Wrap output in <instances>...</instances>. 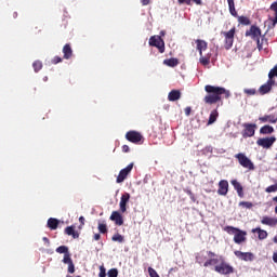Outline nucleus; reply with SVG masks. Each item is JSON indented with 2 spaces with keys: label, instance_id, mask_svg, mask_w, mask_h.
Returning a JSON list of instances; mask_svg holds the SVG:
<instances>
[{
  "label": "nucleus",
  "instance_id": "nucleus-23",
  "mask_svg": "<svg viewBox=\"0 0 277 277\" xmlns=\"http://www.w3.org/2000/svg\"><path fill=\"white\" fill-rule=\"evenodd\" d=\"M251 233H258V239H260V241H263V239H267V230L262 229L261 227L253 228Z\"/></svg>",
  "mask_w": 277,
  "mask_h": 277
},
{
  "label": "nucleus",
  "instance_id": "nucleus-40",
  "mask_svg": "<svg viewBox=\"0 0 277 277\" xmlns=\"http://www.w3.org/2000/svg\"><path fill=\"white\" fill-rule=\"evenodd\" d=\"M108 277H118V268H111L108 271Z\"/></svg>",
  "mask_w": 277,
  "mask_h": 277
},
{
  "label": "nucleus",
  "instance_id": "nucleus-41",
  "mask_svg": "<svg viewBox=\"0 0 277 277\" xmlns=\"http://www.w3.org/2000/svg\"><path fill=\"white\" fill-rule=\"evenodd\" d=\"M106 276H107V273H106L105 266H100L98 277H106Z\"/></svg>",
  "mask_w": 277,
  "mask_h": 277
},
{
  "label": "nucleus",
  "instance_id": "nucleus-20",
  "mask_svg": "<svg viewBox=\"0 0 277 277\" xmlns=\"http://www.w3.org/2000/svg\"><path fill=\"white\" fill-rule=\"evenodd\" d=\"M261 224H264V226H276L277 219L271 216H263L261 220Z\"/></svg>",
  "mask_w": 277,
  "mask_h": 277
},
{
  "label": "nucleus",
  "instance_id": "nucleus-56",
  "mask_svg": "<svg viewBox=\"0 0 277 277\" xmlns=\"http://www.w3.org/2000/svg\"><path fill=\"white\" fill-rule=\"evenodd\" d=\"M275 213H277V206L275 207Z\"/></svg>",
  "mask_w": 277,
  "mask_h": 277
},
{
  "label": "nucleus",
  "instance_id": "nucleus-34",
  "mask_svg": "<svg viewBox=\"0 0 277 277\" xmlns=\"http://www.w3.org/2000/svg\"><path fill=\"white\" fill-rule=\"evenodd\" d=\"M32 68L35 72H40V70H42V63L40 61H35L32 63Z\"/></svg>",
  "mask_w": 277,
  "mask_h": 277
},
{
  "label": "nucleus",
  "instance_id": "nucleus-55",
  "mask_svg": "<svg viewBox=\"0 0 277 277\" xmlns=\"http://www.w3.org/2000/svg\"><path fill=\"white\" fill-rule=\"evenodd\" d=\"M273 201H274V202H277V196L273 198Z\"/></svg>",
  "mask_w": 277,
  "mask_h": 277
},
{
  "label": "nucleus",
  "instance_id": "nucleus-27",
  "mask_svg": "<svg viewBox=\"0 0 277 277\" xmlns=\"http://www.w3.org/2000/svg\"><path fill=\"white\" fill-rule=\"evenodd\" d=\"M65 235L71 236L72 239H79V234L75 230V226H67L65 228Z\"/></svg>",
  "mask_w": 277,
  "mask_h": 277
},
{
  "label": "nucleus",
  "instance_id": "nucleus-21",
  "mask_svg": "<svg viewBox=\"0 0 277 277\" xmlns=\"http://www.w3.org/2000/svg\"><path fill=\"white\" fill-rule=\"evenodd\" d=\"M63 263L65 265H68V273L69 274H75V263H72V259L66 255L63 258Z\"/></svg>",
  "mask_w": 277,
  "mask_h": 277
},
{
  "label": "nucleus",
  "instance_id": "nucleus-42",
  "mask_svg": "<svg viewBox=\"0 0 277 277\" xmlns=\"http://www.w3.org/2000/svg\"><path fill=\"white\" fill-rule=\"evenodd\" d=\"M61 62H63V58L60 56H54L52 58V64H61Z\"/></svg>",
  "mask_w": 277,
  "mask_h": 277
},
{
  "label": "nucleus",
  "instance_id": "nucleus-38",
  "mask_svg": "<svg viewBox=\"0 0 277 277\" xmlns=\"http://www.w3.org/2000/svg\"><path fill=\"white\" fill-rule=\"evenodd\" d=\"M265 192H266L267 194H273L274 192H277V183L274 184V185L268 186V187L265 189Z\"/></svg>",
  "mask_w": 277,
  "mask_h": 277
},
{
  "label": "nucleus",
  "instance_id": "nucleus-28",
  "mask_svg": "<svg viewBox=\"0 0 277 277\" xmlns=\"http://www.w3.org/2000/svg\"><path fill=\"white\" fill-rule=\"evenodd\" d=\"M272 133H274V127H272L269 124L263 126L260 129V134L261 135H272Z\"/></svg>",
  "mask_w": 277,
  "mask_h": 277
},
{
  "label": "nucleus",
  "instance_id": "nucleus-52",
  "mask_svg": "<svg viewBox=\"0 0 277 277\" xmlns=\"http://www.w3.org/2000/svg\"><path fill=\"white\" fill-rule=\"evenodd\" d=\"M274 25L277 23V12L275 13V18L273 19Z\"/></svg>",
  "mask_w": 277,
  "mask_h": 277
},
{
  "label": "nucleus",
  "instance_id": "nucleus-10",
  "mask_svg": "<svg viewBox=\"0 0 277 277\" xmlns=\"http://www.w3.org/2000/svg\"><path fill=\"white\" fill-rule=\"evenodd\" d=\"M126 140H128V142H131L132 144H140V142L144 140V136L142 135V133L131 130L126 133Z\"/></svg>",
  "mask_w": 277,
  "mask_h": 277
},
{
  "label": "nucleus",
  "instance_id": "nucleus-39",
  "mask_svg": "<svg viewBox=\"0 0 277 277\" xmlns=\"http://www.w3.org/2000/svg\"><path fill=\"white\" fill-rule=\"evenodd\" d=\"M245 94H248V96H254L256 94V89H245Z\"/></svg>",
  "mask_w": 277,
  "mask_h": 277
},
{
  "label": "nucleus",
  "instance_id": "nucleus-51",
  "mask_svg": "<svg viewBox=\"0 0 277 277\" xmlns=\"http://www.w3.org/2000/svg\"><path fill=\"white\" fill-rule=\"evenodd\" d=\"M43 241H44V243H47L48 246L51 243V241H50L49 238H47V237H43Z\"/></svg>",
  "mask_w": 277,
  "mask_h": 277
},
{
  "label": "nucleus",
  "instance_id": "nucleus-8",
  "mask_svg": "<svg viewBox=\"0 0 277 277\" xmlns=\"http://www.w3.org/2000/svg\"><path fill=\"white\" fill-rule=\"evenodd\" d=\"M149 47H156L159 53H166V42L161 36H153L149 38Z\"/></svg>",
  "mask_w": 277,
  "mask_h": 277
},
{
  "label": "nucleus",
  "instance_id": "nucleus-32",
  "mask_svg": "<svg viewBox=\"0 0 277 277\" xmlns=\"http://www.w3.org/2000/svg\"><path fill=\"white\" fill-rule=\"evenodd\" d=\"M211 265H220V258H211L203 263V267H211Z\"/></svg>",
  "mask_w": 277,
  "mask_h": 277
},
{
  "label": "nucleus",
  "instance_id": "nucleus-24",
  "mask_svg": "<svg viewBox=\"0 0 277 277\" xmlns=\"http://www.w3.org/2000/svg\"><path fill=\"white\" fill-rule=\"evenodd\" d=\"M181 98V91L179 90H172L168 94V101L171 103H174L175 101H179Z\"/></svg>",
  "mask_w": 277,
  "mask_h": 277
},
{
  "label": "nucleus",
  "instance_id": "nucleus-44",
  "mask_svg": "<svg viewBox=\"0 0 277 277\" xmlns=\"http://www.w3.org/2000/svg\"><path fill=\"white\" fill-rule=\"evenodd\" d=\"M177 2L180 3V5H183V3H185L186 5H192V2L189 0H177Z\"/></svg>",
  "mask_w": 277,
  "mask_h": 277
},
{
  "label": "nucleus",
  "instance_id": "nucleus-13",
  "mask_svg": "<svg viewBox=\"0 0 277 277\" xmlns=\"http://www.w3.org/2000/svg\"><path fill=\"white\" fill-rule=\"evenodd\" d=\"M256 123H243L242 137H254Z\"/></svg>",
  "mask_w": 277,
  "mask_h": 277
},
{
  "label": "nucleus",
  "instance_id": "nucleus-1",
  "mask_svg": "<svg viewBox=\"0 0 277 277\" xmlns=\"http://www.w3.org/2000/svg\"><path fill=\"white\" fill-rule=\"evenodd\" d=\"M205 91L207 92V95L203 97L206 105H215L222 102V96H224V98H230V91L223 87L207 84Z\"/></svg>",
  "mask_w": 277,
  "mask_h": 277
},
{
  "label": "nucleus",
  "instance_id": "nucleus-37",
  "mask_svg": "<svg viewBox=\"0 0 277 277\" xmlns=\"http://www.w3.org/2000/svg\"><path fill=\"white\" fill-rule=\"evenodd\" d=\"M274 77H277V65L268 72V79L274 80Z\"/></svg>",
  "mask_w": 277,
  "mask_h": 277
},
{
  "label": "nucleus",
  "instance_id": "nucleus-5",
  "mask_svg": "<svg viewBox=\"0 0 277 277\" xmlns=\"http://www.w3.org/2000/svg\"><path fill=\"white\" fill-rule=\"evenodd\" d=\"M235 34H237V28L233 27L229 31H223L222 35L225 38L224 49L226 51H230L233 49V44L235 42Z\"/></svg>",
  "mask_w": 277,
  "mask_h": 277
},
{
  "label": "nucleus",
  "instance_id": "nucleus-49",
  "mask_svg": "<svg viewBox=\"0 0 277 277\" xmlns=\"http://www.w3.org/2000/svg\"><path fill=\"white\" fill-rule=\"evenodd\" d=\"M208 256H210V259H215V256L217 255L215 254V252L209 251Z\"/></svg>",
  "mask_w": 277,
  "mask_h": 277
},
{
  "label": "nucleus",
  "instance_id": "nucleus-12",
  "mask_svg": "<svg viewBox=\"0 0 277 277\" xmlns=\"http://www.w3.org/2000/svg\"><path fill=\"white\" fill-rule=\"evenodd\" d=\"M276 143V136L262 137L256 141L258 146L262 148H272Z\"/></svg>",
  "mask_w": 277,
  "mask_h": 277
},
{
  "label": "nucleus",
  "instance_id": "nucleus-50",
  "mask_svg": "<svg viewBox=\"0 0 277 277\" xmlns=\"http://www.w3.org/2000/svg\"><path fill=\"white\" fill-rule=\"evenodd\" d=\"M79 222H80L81 226H83L85 224V217L80 216Z\"/></svg>",
  "mask_w": 277,
  "mask_h": 277
},
{
  "label": "nucleus",
  "instance_id": "nucleus-15",
  "mask_svg": "<svg viewBox=\"0 0 277 277\" xmlns=\"http://www.w3.org/2000/svg\"><path fill=\"white\" fill-rule=\"evenodd\" d=\"M276 83V80H272L268 78L265 84H262L259 89V93L263 96L265 94H269L272 92V87Z\"/></svg>",
  "mask_w": 277,
  "mask_h": 277
},
{
  "label": "nucleus",
  "instance_id": "nucleus-11",
  "mask_svg": "<svg viewBox=\"0 0 277 277\" xmlns=\"http://www.w3.org/2000/svg\"><path fill=\"white\" fill-rule=\"evenodd\" d=\"M133 162L128 164L124 169H122L116 180V183H124V180L127 179V176H129L133 170Z\"/></svg>",
  "mask_w": 277,
  "mask_h": 277
},
{
  "label": "nucleus",
  "instance_id": "nucleus-30",
  "mask_svg": "<svg viewBox=\"0 0 277 277\" xmlns=\"http://www.w3.org/2000/svg\"><path fill=\"white\" fill-rule=\"evenodd\" d=\"M164 66H169L170 68H174L179 66V58H167L163 61Z\"/></svg>",
  "mask_w": 277,
  "mask_h": 277
},
{
  "label": "nucleus",
  "instance_id": "nucleus-48",
  "mask_svg": "<svg viewBox=\"0 0 277 277\" xmlns=\"http://www.w3.org/2000/svg\"><path fill=\"white\" fill-rule=\"evenodd\" d=\"M93 239H94V241H100L101 240V234H94Z\"/></svg>",
  "mask_w": 277,
  "mask_h": 277
},
{
  "label": "nucleus",
  "instance_id": "nucleus-9",
  "mask_svg": "<svg viewBox=\"0 0 277 277\" xmlns=\"http://www.w3.org/2000/svg\"><path fill=\"white\" fill-rule=\"evenodd\" d=\"M245 36L252 38V40H256L258 47H261V28L251 26L250 29L246 31Z\"/></svg>",
  "mask_w": 277,
  "mask_h": 277
},
{
  "label": "nucleus",
  "instance_id": "nucleus-25",
  "mask_svg": "<svg viewBox=\"0 0 277 277\" xmlns=\"http://www.w3.org/2000/svg\"><path fill=\"white\" fill-rule=\"evenodd\" d=\"M57 226H60V220L54 217L48 220V228H50V230H57Z\"/></svg>",
  "mask_w": 277,
  "mask_h": 277
},
{
  "label": "nucleus",
  "instance_id": "nucleus-53",
  "mask_svg": "<svg viewBox=\"0 0 277 277\" xmlns=\"http://www.w3.org/2000/svg\"><path fill=\"white\" fill-rule=\"evenodd\" d=\"M188 196H190V198H194V194L192 193V190L187 192Z\"/></svg>",
  "mask_w": 277,
  "mask_h": 277
},
{
  "label": "nucleus",
  "instance_id": "nucleus-43",
  "mask_svg": "<svg viewBox=\"0 0 277 277\" xmlns=\"http://www.w3.org/2000/svg\"><path fill=\"white\" fill-rule=\"evenodd\" d=\"M269 10H272V12H277V1L276 2H273L272 4H271V8H269Z\"/></svg>",
  "mask_w": 277,
  "mask_h": 277
},
{
  "label": "nucleus",
  "instance_id": "nucleus-45",
  "mask_svg": "<svg viewBox=\"0 0 277 277\" xmlns=\"http://www.w3.org/2000/svg\"><path fill=\"white\" fill-rule=\"evenodd\" d=\"M185 116H192V107L187 106L185 109Z\"/></svg>",
  "mask_w": 277,
  "mask_h": 277
},
{
  "label": "nucleus",
  "instance_id": "nucleus-2",
  "mask_svg": "<svg viewBox=\"0 0 277 277\" xmlns=\"http://www.w3.org/2000/svg\"><path fill=\"white\" fill-rule=\"evenodd\" d=\"M197 44V51L199 52L200 58L199 62L202 64V66H209L211 64V53H208L206 55L202 54V51H207L209 49V43L202 39L195 40Z\"/></svg>",
  "mask_w": 277,
  "mask_h": 277
},
{
  "label": "nucleus",
  "instance_id": "nucleus-22",
  "mask_svg": "<svg viewBox=\"0 0 277 277\" xmlns=\"http://www.w3.org/2000/svg\"><path fill=\"white\" fill-rule=\"evenodd\" d=\"M63 55L64 60H70V57H72V48L70 47V43H66L63 47Z\"/></svg>",
  "mask_w": 277,
  "mask_h": 277
},
{
  "label": "nucleus",
  "instance_id": "nucleus-17",
  "mask_svg": "<svg viewBox=\"0 0 277 277\" xmlns=\"http://www.w3.org/2000/svg\"><path fill=\"white\" fill-rule=\"evenodd\" d=\"M109 220L111 222H115L116 226H122L124 224V219L122 217V214L118 211H113Z\"/></svg>",
  "mask_w": 277,
  "mask_h": 277
},
{
  "label": "nucleus",
  "instance_id": "nucleus-14",
  "mask_svg": "<svg viewBox=\"0 0 277 277\" xmlns=\"http://www.w3.org/2000/svg\"><path fill=\"white\" fill-rule=\"evenodd\" d=\"M234 254L235 256H237V259H240V261H246V262L254 261V253L252 252L234 251Z\"/></svg>",
  "mask_w": 277,
  "mask_h": 277
},
{
  "label": "nucleus",
  "instance_id": "nucleus-35",
  "mask_svg": "<svg viewBox=\"0 0 277 277\" xmlns=\"http://www.w3.org/2000/svg\"><path fill=\"white\" fill-rule=\"evenodd\" d=\"M98 232L102 233V235L107 234V224L105 223H98Z\"/></svg>",
  "mask_w": 277,
  "mask_h": 277
},
{
  "label": "nucleus",
  "instance_id": "nucleus-4",
  "mask_svg": "<svg viewBox=\"0 0 277 277\" xmlns=\"http://www.w3.org/2000/svg\"><path fill=\"white\" fill-rule=\"evenodd\" d=\"M214 272H216V274H221L222 276H230V274H235V267L229 265L224 256H220V263L214 266Z\"/></svg>",
  "mask_w": 277,
  "mask_h": 277
},
{
  "label": "nucleus",
  "instance_id": "nucleus-47",
  "mask_svg": "<svg viewBox=\"0 0 277 277\" xmlns=\"http://www.w3.org/2000/svg\"><path fill=\"white\" fill-rule=\"evenodd\" d=\"M131 149L129 148V145L122 146V153H129Z\"/></svg>",
  "mask_w": 277,
  "mask_h": 277
},
{
  "label": "nucleus",
  "instance_id": "nucleus-33",
  "mask_svg": "<svg viewBox=\"0 0 277 277\" xmlns=\"http://www.w3.org/2000/svg\"><path fill=\"white\" fill-rule=\"evenodd\" d=\"M111 241H117L118 243H124V236L117 233L111 237Z\"/></svg>",
  "mask_w": 277,
  "mask_h": 277
},
{
  "label": "nucleus",
  "instance_id": "nucleus-7",
  "mask_svg": "<svg viewBox=\"0 0 277 277\" xmlns=\"http://www.w3.org/2000/svg\"><path fill=\"white\" fill-rule=\"evenodd\" d=\"M235 158L238 160V163L242 167L246 168L247 170H254V162L250 160L243 153H239L235 155Z\"/></svg>",
  "mask_w": 277,
  "mask_h": 277
},
{
  "label": "nucleus",
  "instance_id": "nucleus-58",
  "mask_svg": "<svg viewBox=\"0 0 277 277\" xmlns=\"http://www.w3.org/2000/svg\"><path fill=\"white\" fill-rule=\"evenodd\" d=\"M67 277H72V276L68 275Z\"/></svg>",
  "mask_w": 277,
  "mask_h": 277
},
{
  "label": "nucleus",
  "instance_id": "nucleus-16",
  "mask_svg": "<svg viewBox=\"0 0 277 277\" xmlns=\"http://www.w3.org/2000/svg\"><path fill=\"white\" fill-rule=\"evenodd\" d=\"M129 200H131V194L124 193L121 196L120 202H119V208L121 213H127V203L129 202Z\"/></svg>",
  "mask_w": 277,
  "mask_h": 277
},
{
  "label": "nucleus",
  "instance_id": "nucleus-18",
  "mask_svg": "<svg viewBox=\"0 0 277 277\" xmlns=\"http://www.w3.org/2000/svg\"><path fill=\"white\" fill-rule=\"evenodd\" d=\"M217 194H219V196H226L228 194V181L221 180L219 182Z\"/></svg>",
  "mask_w": 277,
  "mask_h": 277
},
{
  "label": "nucleus",
  "instance_id": "nucleus-6",
  "mask_svg": "<svg viewBox=\"0 0 277 277\" xmlns=\"http://www.w3.org/2000/svg\"><path fill=\"white\" fill-rule=\"evenodd\" d=\"M227 3L229 8V13L232 14V16H235V18H238V23H240V25H250V18L246 16H239L237 14V10L235 9V0H227Z\"/></svg>",
  "mask_w": 277,
  "mask_h": 277
},
{
  "label": "nucleus",
  "instance_id": "nucleus-19",
  "mask_svg": "<svg viewBox=\"0 0 277 277\" xmlns=\"http://www.w3.org/2000/svg\"><path fill=\"white\" fill-rule=\"evenodd\" d=\"M232 185L234 189L237 192L239 198H243V186L237 180L232 181Z\"/></svg>",
  "mask_w": 277,
  "mask_h": 277
},
{
  "label": "nucleus",
  "instance_id": "nucleus-31",
  "mask_svg": "<svg viewBox=\"0 0 277 277\" xmlns=\"http://www.w3.org/2000/svg\"><path fill=\"white\" fill-rule=\"evenodd\" d=\"M56 252H57V254H64V259H66V256L70 258V252L68 251V247H66V246L57 247Z\"/></svg>",
  "mask_w": 277,
  "mask_h": 277
},
{
  "label": "nucleus",
  "instance_id": "nucleus-29",
  "mask_svg": "<svg viewBox=\"0 0 277 277\" xmlns=\"http://www.w3.org/2000/svg\"><path fill=\"white\" fill-rule=\"evenodd\" d=\"M219 117H220V113L217 111V109H213V110L210 113L209 120H208V124H213V123H215Z\"/></svg>",
  "mask_w": 277,
  "mask_h": 277
},
{
  "label": "nucleus",
  "instance_id": "nucleus-36",
  "mask_svg": "<svg viewBox=\"0 0 277 277\" xmlns=\"http://www.w3.org/2000/svg\"><path fill=\"white\" fill-rule=\"evenodd\" d=\"M239 207H245V209H252V207H254V205L250 201H240Z\"/></svg>",
  "mask_w": 277,
  "mask_h": 277
},
{
  "label": "nucleus",
  "instance_id": "nucleus-54",
  "mask_svg": "<svg viewBox=\"0 0 277 277\" xmlns=\"http://www.w3.org/2000/svg\"><path fill=\"white\" fill-rule=\"evenodd\" d=\"M274 243H277V235L273 238Z\"/></svg>",
  "mask_w": 277,
  "mask_h": 277
},
{
  "label": "nucleus",
  "instance_id": "nucleus-57",
  "mask_svg": "<svg viewBox=\"0 0 277 277\" xmlns=\"http://www.w3.org/2000/svg\"><path fill=\"white\" fill-rule=\"evenodd\" d=\"M276 161H277V154H276V157H275Z\"/></svg>",
  "mask_w": 277,
  "mask_h": 277
},
{
  "label": "nucleus",
  "instance_id": "nucleus-46",
  "mask_svg": "<svg viewBox=\"0 0 277 277\" xmlns=\"http://www.w3.org/2000/svg\"><path fill=\"white\" fill-rule=\"evenodd\" d=\"M142 5L146 6V5H150L151 0H141Z\"/></svg>",
  "mask_w": 277,
  "mask_h": 277
},
{
  "label": "nucleus",
  "instance_id": "nucleus-3",
  "mask_svg": "<svg viewBox=\"0 0 277 277\" xmlns=\"http://www.w3.org/2000/svg\"><path fill=\"white\" fill-rule=\"evenodd\" d=\"M224 230L228 235H234V241L238 245L243 243L247 239L246 237L248 236V233L246 230H241L233 226H225Z\"/></svg>",
  "mask_w": 277,
  "mask_h": 277
},
{
  "label": "nucleus",
  "instance_id": "nucleus-26",
  "mask_svg": "<svg viewBox=\"0 0 277 277\" xmlns=\"http://www.w3.org/2000/svg\"><path fill=\"white\" fill-rule=\"evenodd\" d=\"M276 116L274 115H265L263 117H259L260 122H271V124H276Z\"/></svg>",
  "mask_w": 277,
  "mask_h": 277
}]
</instances>
